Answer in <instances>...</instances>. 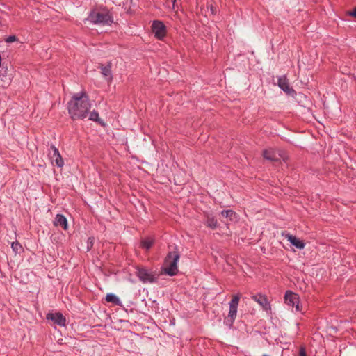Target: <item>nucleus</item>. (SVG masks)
<instances>
[{
	"label": "nucleus",
	"mask_w": 356,
	"mask_h": 356,
	"mask_svg": "<svg viewBox=\"0 0 356 356\" xmlns=\"http://www.w3.org/2000/svg\"><path fill=\"white\" fill-rule=\"evenodd\" d=\"M252 299L257 302L264 310L268 311L270 309V304L266 296L261 294L253 295Z\"/></svg>",
	"instance_id": "10"
},
{
	"label": "nucleus",
	"mask_w": 356,
	"mask_h": 356,
	"mask_svg": "<svg viewBox=\"0 0 356 356\" xmlns=\"http://www.w3.org/2000/svg\"><path fill=\"white\" fill-rule=\"evenodd\" d=\"M101 70L102 74L104 76V78L106 79L108 82H111L112 80V75H111V65H108L106 66L101 65L99 67Z\"/></svg>",
	"instance_id": "15"
},
{
	"label": "nucleus",
	"mask_w": 356,
	"mask_h": 356,
	"mask_svg": "<svg viewBox=\"0 0 356 356\" xmlns=\"http://www.w3.org/2000/svg\"><path fill=\"white\" fill-rule=\"evenodd\" d=\"M299 356H307L306 351L304 347L300 348Z\"/></svg>",
	"instance_id": "24"
},
{
	"label": "nucleus",
	"mask_w": 356,
	"mask_h": 356,
	"mask_svg": "<svg viewBox=\"0 0 356 356\" xmlns=\"http://www.w3.org/2000/svg\"><path fill=\"white\" fill-rule=\"evenodd\" d=\"M137 276L143 283H152L155 282L156 277L155 275L145 268H138Z\"/></svg>",
	"instance_id": "6"
},
{
	"label": "nucleus",
	"mask_w": 356,
	"mask_h": 356,
	"mask_svg": "<svg viewBox=\"0 0 356 356\" xmlns=\"http://www.w3.org/2000/svg\"><path fill=\"white\" fill-rule=\"evenodd\" d=\"M152 31L154 33L155 36L158 39H163L166 34V29L165 25L160 21L154 22L152 26Z\"/></svg>",
	"instance_id": "8"
},
{
	"label": "nucleus",
	"mask_w": 356,
	"mask_h": 356,
	"mask_svg": "<svg viewBox=\"0 0 356 356\" xmlns=\"http://www.w3.org/2000/svg\"><path fill=\"white\" fill-rule=\"evenodd\" d=\"M47 318L52 320L55 323L60 326H64L65 325V318L60 313H49L47 314Z\"/></svg>",
	"instance_id": "11"
},
{
	"label": "nucleus",
	"mask_w": 356,
	"mask_h": 356,
	"mask_svg": "<svg viewBox=\"0 0 356 356\" xmlns=\"http://www.w3.org/2000/svg\"><path fill=\"white\" fill-rule=\"evenodd\" d=\"M106 300L108 302H112L115 305H121L120 300L114 294L108 293L106 296Z\"/></svg>",
	"instance_id": "16"
},
{
	"label": "nucleus",
	"mask_w": 356,
	"mask_h": 356,
	"mask_svg": "<svg viewBox=\"0 0 356 356\" xmlns=\"http://www.w3.org/2000/svg\"><path fill=\"white\" fill-rule=\"evenodd\" d=\"M49 154L53 164L56 165L58 167H62L63 165V160L55 146H51V151Z\"/></svg>",
	"instance_id": "9"
},
{
	"label": "nucleus",
	"mask_w": 356,
	"mask_h": 356,
	"mask_svg": "<svg viewBox=\"0 0 356 356\" xmlns=\"http://www.w3.org/2000/svg\"><path fill=\"white\" fill-rule=\"evenodd\" d=\"M211 12L213 15L216 13V9L213 6H211Z\"/></svg>",
	"instance_id": "26"
},
{
	"label": "nucleus",
	"mask_w": 356,
	"mask_h": 356,
	"mask_svg": "<svg viewBox=\"0 0 356 356\" xmlns=\"http://www.w3.org/2000/svg\"><path fill=\"white\" fill-rule=\"evenodd\" d=\"M154 241L151 238H147L142 241V247L146 250H149L152 245Z\"/></svg>",
	"instance_id": "20"
},
{
	"label": "nucleus",
	"mask_w": 356,
	"mask_h": 356,
	"mask_svg": "<svg viewBox=\"0 0 356 356\" xmlns=\"http://www.w3.org/2000/svg\"><path fill=\"white\" fill-rule=\"evenodd\" d=\"M263 156L266 159L271 161H277L282 159L286 162L287 160V156L282 150L266 149L263 152Z\"/></svg>",
	"instance_id": "5"
},
{
	"label": "nucleus",
	"mask_w": 356,
	"mask_h": 356,
	"mask_svg": "<svg viewBox=\"0 0 356 356\" xmlns=\"http://www.w3.org/2000/svg\"><path fill=\"white\" fill-rule=\"evenodd\" d=\"M94 243V238L90 237L88 239V245H87V251L90 250V248L92 247Z\"/></svg>",
	"instance_id": "22"
},
{
	"label": "nucleus",
	"mask_w": 356,
	"mask_h": 356,
	"mask_svg": "<svg viewBox=\"0 0 356 356\" xmlns=\"http://www.w3.org/2000/svg\"><path fill=\"white\" fill-rule=\"evenodd\" d=\"M207 225L208 227L212 229H215L218 226L217 220L215 219L213 217H208L207 220Z\"/></svg>",
	"instance_id": "18"
},
{
	"label": "nucleus",
	"mask_w": 356,
	"mask_h": 356,
	"mask_svg": "<svg viewBox=\"0 0 356 356\" xmlns=\"http://www.w3.org/2000/svg\"><path fill=\"white\" fill-rule=\"evenodd\" d=\"M89 119L92 121H99V114L95 111H92L90 113Z\"/></svg>",
	"instance_id": "21"
},
{
	"label": "nucleus",
	"mask_w": 356,
	"mask_h": 356,
	"mask_svg": "<svg viewBox=\"0 0 356 356\" xmlns=\"http://www.w3.org/2000/svg\"><path fill=\"white\" fill-rule=\"evenodd\" d=\"M179 257L177 250L170 252L165 257L162 271L170 276L175 275L178 272L177 262Z\"/></svg>",
	"instance_id": "2"
},
{
	"label": "nucleus",
	"mask_w": 356,
	"mask_h": 356,
	"mask_svg": "<svg viewBox=\"0 0 356 356\" xmlns=\"http://www.w3.org/2000/svg\"><path fill=\"white\" fill-rule=\"evenodd\" d=\"M54 224L56 227H61L65 230L67 229V220L63 215L57 214L54 221Z\"/></svg>",
	"instance_id": "14"
},
{
	"label": "nucleus",
	"mask_w": 356,
	"mask_h": 356,
	"mask_svg": "<svg viewBox=\"0 0 356 356\" xmlns=\"http://www.w3.org/2000/svg\"><path fill=\"white\" fill-rule=\"evenodd\" d=\"M172 8H173V10H175L178 8V6L177 5V0H173Z\"/></svg>",
	"instance_id": "25"
},
{
	"label": "nucleus",
	"mask_w": 356,
	"mask_h": 356,
	"mask_svg": "<svg viewBox=\"0 0 356 356\" xmlns=\"http://www.w3.org/2000/svg\"><path fill=\"white\" fill-rule=\"evenodd\" d=\"M350 14V15H352V16H353V17H355L356 18V8H355L353 10V11L351 12Z\"/></svg>",
	"instance_id": "27"
},
{
	"label": "nucleus",
	"mask_w": 356,
	"mask_h": 356,
	"mask_svg": "<svg viewBox=\"0 0 356 356\" xmlns=\"http://www.w3.org/2000/svg\"><path fill=\"white\" fill-rule=\"evenodd\" d=\"M87 20L92 23H94L96 24H101L103 26L111 25L113 22V19H112L111 16L110 15L108 11H107L106 10H92L90 13Z\"/></svg>",
	"instance_id": "3"
},
{
	"label": "nucleus",
	"mask_w": 356,
	"mask_h": 356,
	"mask_svg": "<svg viewBox=\"0 0 356 356\" xmlns=\"http://www.w3.org/2000/svg\"><path fill=\"white\" fill-rule=\"evenodd\" d=\"M241 298V294L238 293L236 295H234L232 297V300L229 302V311L228 316L225 320V322L227 325L229 326H232L234 321H235V318L236 317L237 314V308L238 306V303Z\"/></svg>",
	"instance_id": "4"
},
{
	"label": "nucleus",
	"mask_w": 356,
	"mask_h": 356,
	"mask_svg": "<svg viewBox=\"0 0 356 356\" xmlns=\"http://www.w3.org/2000/svg\"><path fill=\"white\" fill-rule=\"evenodd\" d=\"M284 300L286 304L292 307H296V311H300L301 309L299 305V298L298 295L291 291H287L284 296Z\"/></svg>",
	"instance_id": "7"
},
{
	"label": "nucleus",
	"mask_w": 356,
	"mask_h": 356,
	"mask_svg": "<svg viewBox=\"0 0 356 356\" xmlns=\"http://www.w3.org/2000/svg\"><path fill=\"white\" fill-rule=\"evenodd\" d=\"M90 107L88 97L83 92L74 95L68 103V111L73 120L85 118Z\"/></svg>",
	"instance_id": "1"
},
{
	"label": "nucleus",
	"mask_w": 356,
	"mask_h": 356,
	"mask_svg": "<svg viewBox=\"0 0 356 356\" xmlns=\"http://www.w3.org/2000/svg\"><path fill=\"white\" fill-rule=\"evenodd\" d=\"M17 40V38L15 35H10L6 39V42L10 43Z\"/></svg>",
	"instance_id": "23"
},
{
	"label": "nucleus",
	"mask_w": 356,
	"mask_h": 356,
	"mask_svg": "<svg viewBox=\"0 0 356 356\" xmlns=\"http://www.w3.org/2000/svg\"><path fill=\"white\" fill-rule=\"evenodd\" d=\"M221 215L222 217L228 218L230 221L235 220L236 218V213L232 210L222 211Z\"/></svg>",
	"instance_id": "17"
},
{
	"label": "nucleus",
	"mask_w": 356,
	"mask_h": 356,
	"mask_svg": "<svg viewBox=\"0 0 356 356\" xmlns=\"http://www.w3.org/2000/svg\"><path fill=\"white\" fill-rule=\"evenodd\" d=\"M11 248L15 253H19L22 250V246L17 241L13 242Z\"/></svg>",
	"instance_id": "19"
},
{
	"label": "nucleus",
	"mask_w": 356,
	"mask_h": 356,
	"mask_svg": "<svg viewBox=\"0 0 356 356\" xmlns=\"http://www.w3.org/2000/svg\"><path fill=\"white\" fill-rule=\"evenodd\" d=\"M278 86L289 95H291L294 92V90L290 88L288 81L285 76H282L278 79Z\"/></svg>",
	"instance_id": "12"
},
{
	"label": "nucleus",
	"mask_w": 356,
	"mask_h": 356,
	"mask_svg": "<svg viewBox=\"0 0 356 356\" xmlns=\"http://www.w3.org/2000/svg\"><path fill=\"white\" fill-rule=\"evenodd\" d=\"M285 237L288 239V241L294 245L298 249H303L305 248V243L303 241L299 240L296 236H293L289 234H286Z\"/></svg>",
	"instance_id": "13"
}]
</instances>
